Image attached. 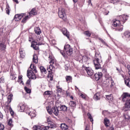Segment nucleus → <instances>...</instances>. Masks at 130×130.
<instances>
[{
    "label": "nucleus",
    "mask_w": 130,
    "mask_h": 130,
    "mask_svg": "<svg viewBox=\"0 0 130 130\" xmlns=\"http://www.w3.org/2000/svg\"><path fill=\"white\" fill-rule=\"evenodd\" d=\"M35 32L38 35H40V34H41V30H40V28L39 27H36L35 28Z\"/></svg>",
    "instance_id": "obj_33"
},
{
    "label": "nucleus",
    "mask_w": 130,
    "mask_h": 130,
    "mask_svg": "<svg viewBox=\"0 0 130 130\" xmlns=\"http://www.w3.org/2000/svg\"><path fill=\"white\" fill-rule=\"evenodd\" d=\"M124 82L125 85L130 88V78H128L127 79H124Z\"/></svg>",
    "instance_id": "obj_30"
},
{
    "label": "nucleus",
    "mask_w": 130,
    "mask_h": 130,
    "mask_svg": "<svg viewBox=\"0 0 130 130\" xmlns=\"http://www.w3.org/2000/svg\"><path fill=\"white\" fill-rule=\"evenodd\" d=\"M24 90L28 94L31 93V89H29L28 87L25 86Z\"/></svg>",
    "instance_id": "obj_44"
},
{
    "label": "nucleus",
    "mask_w": 130,
    "mask_h": 130,
    "mask_svg": "<svg viewBox=\"0 0 130 130\" xmlns=\"http://www.w3.org/2000/svg\"><path fill=\"white\" fill-rule=\"evenodd\" d=\"M49 60H50L49 63L50 64L49 67H47V71L48 72H52V70H53V68H54V66H53V64H54V63L55 61H56V60H55V58H54V57H53V55L51 54V53H49V56H48Z\"/></svg>",
    "instance_id": "obj_4"
},
{
    "label": "nucleus",
    "mask_w": 130,
    "mask_h": 130,
    "mask_svg": "<svg viewBox=\"0 0 130 130\" xmlns=\"http://www.w3.org/2000/svg\"><path fill=\"white\" fill-rule=\"evenodd\" d=\"M5 128V126L2 124H0V130H4Z\"/></svg>",
    "instance_id": "obj_56"
},
{
    "label": "nucleus",
    "mask_w": 130,
    "mask_h": 130,
    "mask_svg": "<svg viewBox=\"0 0 130 130\" xmlns=\"http://www.w3.org/2000/svg\"><path fill=\"white\" fill-rule=\"evenodd\" d=\"M93 98L94 100H96V101L98 100H100V92L96 93L94 94Z\"/></svg>",
    "instance_id": "obj_24"
},
{
    "label": "nucleus",
    "mask_w": 130,
    "mask_h": 130,
    "mask_svg": "<svg viewBox=\"0 0 130 130\" xmlns=\"http://www.w3.org/2000/svg\"><path fill=\"white\" fill-rule=\"evenodd\" d=\"M123 29V26L120 24L118 27L116 28V31H121Z\"/></svg>",
    "instance_id": "obj_34"
},
{
    "label": "nucleus",
    "mask_w": 130,
    "mask_h": 130,
    "mask_svg": "<svg viewBox=\"0 0 130 130\" xmlns=\"http://www.w3.org/2000/svg\"><path fill=\"white\" fill-rule=\"evenodd\" d=\"M65 79L67 83H71L73 81V77H72L71 76H66Z\"/></svg>",
    "instance_id": "obj_23"
},
{
    "label": "nucleus",
    "mask_w": 130,
    "mask_h": 130,
    "mask_svg": "<svg viewBox=\"0 0 130 130\" xmlns=\"http://www.w3.org/2000/svg\"><path fill=\"white\" fill-rule=\"evenodd\" d=\"M58 15L59 18L62 19L63 21H67V15H66V12H64V9H59Z\"/></svg>",
    "instance_id": "obj_7"
},
{
    "label": "nucleus",
    "mask_w": 130,
    "mask_h": 130,
    "mask_svg": "<svg viewBox=\"0 0 130 130\" xmlns=\"http://www.w3.org/2000/svg\"><path fill=\"white\" fill-rule=\"evenodd\" d=\"M46 108L47 112L50 114H52V113H53L54 115L57 116L58 113H59L58 107L53 106L51 109H49V107H47Z\"/></svg>",
    "instance_id": "obj_5"
},
{
    "label": "nucleus",
    "mask_w": 130,
    "mask_h": 130,
    "mask_svg": "<svg viewBox=\"0 0 130 130\" xmlns=\"http://www.w3.org/2000/svg\"><path fill=\"white\" fill-rule=\"evenodd\" d=\"M19 53L20 54V57H21V58H24L25 57V52H24V50H23V49H19Z\"/></svg>",
    "instance_id": "obj_31"
},
{
    "label": "nucleus",
    "mask_w": 130,
    "mask_h": 130,
    "mask_svg": "<svg viewBox=\"0 0 130 130\" xmlns=\"http://www.w3.org/2000/svg\"><path fill=\"white\" fill-rule=\"evenodd\" d=\"M128 74L130 77V66H127Z\"/></svg>",
    "instance_id": "obj_61"
},
{
    "label": "nucleus",
    "mask_w": 130,
    "mask_h": 130,
    "mask_svg": "<svg viewBox=\"0 0 130 130\" xmlns=\"http://www.w3.org/2000/svg\"><path fill=\"white\" fill-rule=\"evenodd\" d=\"M41 129V126L40 125H35L33 126V130H40Z\"/></svg>",
    "instance_id": "obj_39"
},
{
    "label": "nucleus",
    "mask_w": 130,
    "mask_h": 130,
    "mask_svg": "<svg viewBox=\"0 0 130 130\" xmlns=\"http://www.w3.org/2000/svg\"><path fill=\"white\" fill-rule=\"evenodd\" d=\"M31 70H28L27 71V76L28 78L31 80H36V75L35 73H37V69H36V66H34L33 64H31L30 66Z\"/></svg>",
    "instance_id": "obj_2"
},
{
    "label": "nucleus",
    "mask_w": 130,
    "mask_h": 130,
    "mask_svg": "<svg viewBox=\"0 0 130 130\" xmlns=\"http://www.w3.org/2000/svg\"><path fill=\"white\" fill-rule=\"evenodd\" d=\"M84 35H86V36H87V37H90L91 36V33H90L89 30L84 31Z\"/></svg>",
    "instance_id": "obj_41"
},
{
    "label": "nucleus",
    "mask_w": 130,
    "mask_h": 130,
    "mask_svg": "<svg viewBox=\"0 0 130 130\" xmlns=\"http://www.w3.org/2000/svg\"><path fill=\"white\" fill-rule=\"evenodd\" d=\"M23 16H24V14H16L14 17L13 20H15L16 22H18V21H20L22 18H23Z\"/></svg>",
    "instance_id": "obj_12"
},
{
    "label": "nucleus",
    "mask_w": 130,
    "mask_h": 130,
    "mask_svg": "<svg viewBox=\"0 0 130 130\" xmlns=\"http://www.w3.org/2000/svg\"><path fill=\"white\" fill-rule=\"evenodd\" d=\"M88 57L87 56H83L82 57V61H87Z\"/></svg>",
    "instance_id": "obj_50"
},
{
    "label": "nucleus",
    "mask_w": 130,
    "mask_h": 130,
    "mask_svg": "<svg viewBox=\"0 0 130 130\" xmlns=\"http://www.w3.org/2000/svg\"><path fill=\"white\" fill-rule=\"evenodd\" d=\"M80 96H81V98H83V99H86V95H85V94L81 93Z\"/></svg>",
    "instance_id": "obj_58"
},
{
    "label": "nucleus",
    "mask_w": 130,
    "mask_h": 130,
    "mask_svg": "<svg viewBox=\"0 0 130 130\" xmlns=\"http://www.w3.org/2000/svg\"><path fill=\"white\" fill-rule=\"evenodd\" d=\"M69 105L73 110L75 109V108H76V106H77L76 103L72 101L69 102Z\"/></svg>",
    "instance_id": "obj_21"
},
{
    "label": "nucleus",
    "mask_w": 130,
    "mask_h": 130,
    "mask_svg": "<svg viewBox=\"0 0 130 130\" xmlns=\"http://www.w3.org/2000/svg\"><path fill=\"white\" fill-rule=\"evenodd\" d=\"M5 83V78L3 77L0 78V83Z\"/></svg>",
    "instance_id": "obj_55"
},
{
    "label": "nucleus",
    "mask_w": 130,
    "mask_h": 130,
    "mask_svg": "<svg viewBox=\"0 0 130 130\" xmlns=\"http://www.w3.org/2000/svg\"><path fill=\"white\" fill-rule=\"evenodd\" d=\"M37 45H41V43H38L36 41H33L31 43V46H35Z\"/></svg>",
    "instance_id": "obj_36"
},
{
    "label": "nucleus",
    "mask_w": 130,
    "mask_h": 130,
    "mask_svg": "<svg viewBox=\"0 0 130 130\" xmlns=\"http://www.w3.org/2000/svg\"><path fill=\"white\" fill-rule=\"evenodd\" d=\"M124 107L125 108H130V99H128V100L126 101L125 106Z\"/></svg>",
    "instance_id": "obj_28"
},
{
    "label": "nucleus",
    "mask_w": 130,
    "mask_h": 130,
    "mask_svg": "<svg viewBox=\"0 0 130 130\" xmlns=\"http://www.w3.org/2000/svg\"><path fill=\"white\" fill-rule=\"evenodd\" d=\"M106 98L109 100V101H112V100H113V96H112V94L106 95Z\"/></svg>",
    "instance_id": "obj_35"
},
{
    "label": "nucleus",
    "mask_w": 130,
    "mask_h": 130,
    "mask_svg": "<svg viewBox=\"0 0 130 130\" xmlns=\"http://www.w3.org/2000/svg\"><path fill=\"white\" fill-rule=\"evenodd\" d=\"M31 47H33L35 50H39V47L37 46H31Z\"/></svg>",
    "instance_id": "obj_51"
},
{
    "label": "nucleus",
    "mask_w": 130,
    "mask_h": 130,
    "mask_svg": "<svg viewBox=\"0 0 130 130\" xmlns=\"http://www.w3.org/2000/svg\"><path fill=\"white\" fill-rule=\"evenodd\" d=\"M87 116L88 117L89 119H90V121H93V117H92V115H91V114H90V113H87Z\"/></svg>",
    "instance_id": "obj_45"
},
{
    "label": "nucleus",
    "mask_w": 130,
    "mask_h": 130,
    "mask_svg": "<svg viewBox=\"0 0 130 130\" xmlns=\"http://www.w3.org/2000/svg\"><path fill=\"white\" fill-rule=\"evenodd\" d=\"M109 123H110V120L107 117L105 118L104 119V124L106 127H109Z\"/></svg>",
    "instance_id": "obj_17"
},
{
    "label": "nucleus",
    "mask_w": 130,
    "mask_h": 130,
    "mask_svg": "<svg viewBox=\"0 0 130 130\" xmlns=\"http://www.w3.org/2000/svg\"><path fill=\"white\" fill-rule=\"evenodd\" d=\"M47 127L50 128H56V124L54 123L53 122H51L50 124H48V126Z\"/></svg>",
    "instance_id": "obj_22"
},
{
    "label": "nucleus",
    "mask_w": 130,
    "mask_h": 130,
    "mask_svg": "<svg viewBox=\"0 0 130 130\" xmlns=\"http://www.w3.org/2000/svg\"><path fill=\"white\" fill-rule=\"evenodd\" d=\"M59 51L64 58H68V56H70L73 54V48L69 44L65 45L64 50L62 51L59 49Z\"/></svg>",
    "instance_id": "obj_1"
},
{
    "label": "nucleus",
    "mask_w": 130,
    "mask_h": 130,
    "mask_svg": "<svg viewBox=\"0 0 130 130\" xmlns=\"http://www.w3.org/2000/svg\"><path fill=\"white\" fill-rule=\"evenodd\" d=\"M62 32L63 35L67 37L68 39H70V32L68 31V30H67V29H62Z\"/></svg>",
    "instance_id": "obj_15"
},
{
    "label": "nucleus",
    "mask_w": 130,
    "mask_h": 130,
    "mask_svg": "<svg viewBox=\"0 0 130 130\" xmlns=\"http://www.w3.org/2000/svg\"><path fill=\"white\" fill-rule=\"evenodd\" d=\"M119 48L122 51L124 52H126L127 53H129L130 52V48H127L126 46H124L122 44L120 45Z\"/></svg>",
    "instance_id": "obj_9"
},
{
    "label": "nucleus",
    "mask_w": 130,
    "mask_h": 130,
    "mask_svg": "<svg viewBox=\"0 0 130 130\" xmlns=\"http://www.w3.org/2000/svg\"><path fill=\"white\" fill-rule=\"evenodd\" d=\"M57 90L58 91V92H59L60 93V92H61V91H62V89H61V88H59L57 89Z\"/></svg>",
    "instance_id": "obj_64"
},
{
    "label": "nucleus",
    "mask_w": 130,
    "mask_h": 130,
    "mask_svg": "<svg viewBox=\"0 0 130 130\" xmlns=\"http://www.w3.org/2000/svg\"><path fill=\"white\" fill-rule=\"evenodd\" d=\"M32 15L33 16L37 15V12L36 11V8H32L30 12L29 13V16L31 17Z\"/></svg>",
    "instance_id": "obj_19"
},
{
    "label": "nucleus",
    "mask_w": 130,
    "mask_h": 130,
    "mask_svg": "<svg viewBox=\"0 0 130 130\" xmlns=\"http://www.w3.org/2000/svg\"><path fill=\"white\" fill-rule=\"evenodd\" d=\"M130 94H128L127 92L124 93L123 95H122V100L124 102H125L126 100H128V99H129ZM127 99V100H126Z\"/></svg>",
    "instance_id": "obj_11"
},
{
    "label": "nucleus",
    "mask_w": 130,
    "mask_h": 130,
    "mask_svg": "<svg viewBox=\"0 0 130 130\" xmlns=\"http://www.w3.org/2000/svg\"><path fill=\"white\" fill-rule=\"evenodd\" d=\"M60 127H61V129H62V130H67V129H69V126H68L65 123L61 124Z\"/></svg>",
    "instance_id": "obj_25"
},
{
    "label": "nucleus",
    "mask_w": 130,
    "mask_h": 130,
    "mask_svg": "<svg viewBox=\"0 0 130 130\" xmlns=\"http://www.w3.org/2000/svg\"><path fill=\"white\" fill-rule=\"evenodd\" d=\"M23 77L22 76H19L18 77V82H20V81H22V78Z\"/></svg>",
    "instance_id": "obj_62"
},
{
    "label": "nucleus",
    "mask_w": 130,
    "mask_h": 130,
    "mask_svg": "<svg viewBox=\"0 0 130 130\" xmlns=\"http://www.w3.org/2000/svg\"><path fill=\"white\" fill-rule=\"evenodd\" d=\"M108 79L111 81V84L110 86L111 87H113V86H114V81H113V79H112L111 78H109Z\"/></svg>",
    "instance_id": "obj_47"
},
{
    "label": "nucleus",
    "mask_w": 130,
    "mask_h": 130,
    "mask_svg": "<svg viewBox=\"0 0 130 130\" xmlns=\"http://www.w3.org/2000/svg\"><path fill=\"white\" fill-rule=\"evenodd\" d=\"M108 130H114V127H113V126H111Z\"/></svg>",
    "instance_id": "obj_63"
},
{
    "label": "nucleus",
    "mask_w": 130,
    "mask_h": 130,
    "mask_svg": "<svg viewBox=\"0 0 130 130\" xmlns=\"http://www.w3.org/2000/svg\"><path fill=\"white\" fill-rule=\"evenodd\" d=\"M121 22L119 20H116L115 19L113 21V24H112V26L113 27H118V26H119V25H121Z\"/></svg>",
    "instance_id": "obj_14"
},
{
    "label": "nucleus",
    "mask_w": 130,
    "mask_h": 130,
    "mask_svg": "<svg viewBox=\"0 0 130 130\" xmlns=\"http://www.w3.org/2000/svg\"><path fill=\"white\" fill-rule=\"evenodd\" d=\"M99 40H100V41H101L102 43L103 44H104V45H106V46H108V45L107 44V43H106V42H105V41L104 40H103V39H102V38H99Z\"/></svg>",
    "instance_id": "obj_42"
},
{
    "label": "nucleus",
    "mask_w": 130,
    "mask_h": 130,
    "mask_svg": "<svg viewBox=\"0 0 130 130\" xmlns=\"http://www.w3.org/2000/svg\"><path fill=\"white\" fill-rule=\"evenodd\" d=\"M30 78H29V79H28L26 82V84L27 85V86H30V83H31V80H30Z\"/></svg>",
    "instance_id": "obj_54"
},
{
    "label": "nucleus",
    "mask_w": 130,
    "mask_h": 130,
    "mask_svg": "<svg viewBox=\"0 0 130 130\" xmlns=\"http://www.w3.org/2000/svg\"><path fill=\"white\" fill-rule=\"evenodd\" d=\"M47 121L48 122V124L51 123V122H52V121H51V119H50V118H47Z\"/></svg>",
    "instance_id": "obj_53"
},
{
    "label": "nucleus",
    "mask_w": 130,
    "mask_h": 130,
    "mask_svg": "<svg viewBox=\"0 0 130 130\" xmlns=\"http://www.w3.org/2000/svg\"><path fill=\"white\" fill-rule=\"evenodd\" d=\"M120 22H121V24H124L125 21H127V19H128V16L125 15H120L119 16Z\"/></svg>",
    "instance_id": "obj_8"
},
{
    "label": "nucleus",
    "mask_w": 130,
    "mask_h": 130,
    "mask_svg": "<svg viewBox=\"0 0 130 130\" xmlns=\"http://www.w3.org/2000/svg\"><path fill=\"white\" fill-rule=\"evenodd\" d=\"M126 38V40L129 41L130 40V32L129 31L126 30L124 32V37Z\"/></svg>",
    "instance_id": "obj_16"
},
{
    "label": "nucleus",
    "mask_w": 130,
    "mask_h": 130,
    "mask_svg": "<svg viewBox=\"0 0 130 130\" xmlns=\"http://www.w3.org/2000/svg\"><path fill=\"white\" fill-rule=\"evenodd\" d=\"M4 117V115H3V114L2 112H0V120H3V118Z\"/></svg>",
    "instance_id": "obj_60"
},
{
    "label": "nucleus",
    "mask_w": 130,
    "mask_h": 130,
    "mask_svg": "<svg viewBox=\"0 0 130 130\" xmlns=\"http://www.w3.org/2000/svg\"><path fill=\"white\" fill-rule=\"evenodd\" d=\"M6 13L7 15H10V12H11V9H10V6H7L5 9Z\"/></svg>",
    "instance_id": "obj_37"
},
{
    "label": "nucleus",
    "mask_w": 130,
    "mask_h": 130,
    "mask_svg": "<svg viewBox=\"0 0 130 130\" xmlns=\"http://www.w3.org/2000/svg\"><path fill=\"white\" fill-rule=\"evenodd\" d=\"M124 117H125V119H127L128 120V119H130V117L128 116V115H125Z\"/></svg>",
    "instance_id": "obj_57"
},
{
    "label": "nucleus",
    "mask_w": 130,
    "mask_h": 130,
    "mask_svg": "<svg viewBox=\"0 0 130 130\" xmlns=\"http://www.w3.org/2000/svg\"><path fill=\"white\" fill-rule=\"evenodd\" d=\"M47 78H50V81H53V72L52 71H48Z\"/></svg>",
    "instance_id": "obj_20"
},
{
    "label": "nucleus",
    "mask_w": 130,
    "mask_h": 130,
    "mask_svg": "<svg viewBox=\"0 0 130 130\" xmlns=\"http://www.w3.org/2000/svg\"><path fill=\"white\" fill-rule=\"evenodd\" d=\"M103 115H104L105 116H106V115H109L110 114V113L108 112V111L105 110L102 112Z\"/></svg>",
    "instance_id": "obj_40"
},
{
    "label": "nucleus",
    "mask_w": 130,
    "mask_h": 130,
    "mask_svg": "<svg viewBox=\"0 0 130 130\" xmlns=\"http://www.w3.org/2000/svg\"><path fill=\"white\" fill-rule=\"evenodd\" d=\"M18 109L21 111V112H23L25 110V104L23 103H20L18 106Z\"/></svg>",
    "instance_id": "obj_13"
},
{
    "label": "nucleus",
    "mask_w": 130,
    "mask_h": 130,
    "mask_svg": "<svg viewBox=\"0 0 130 130\" xmlns=\"http://www.w3.org/2000/svg\"><path fill=\"white\" fill-rule=\"evenodd\" d=\"M16 78L17 77L16 76L15 74L12 73L11 75H10V79L11 80H16Z\"/></svg>",
    "instance_id": "obj_43"
},
{
    "label": "nucleus",
    "mask_w": 130,
    "mask_h": 130,
    "mask_svg": "<svg viewBox=\"0 0 130 130\" xmlns=\"http://www.w3.org/2000/svg\"><path fill=\"white\" fill-rule=\"evenodd\" d=\"M12 100H13V94H10L8 96V101L7 103L8 104H10L11 102H12Z\"/></svg>",
    "instance_id": "obj_27"
},
{
    "label": "nucleus",
    "mask_w": 130,
    "mask_h": 130,
    "mask_svg": "<svg viewBox=\"0 0 130 130\" xmlns=\"http://www.w3.org/2000/svg\"><path fill=\"white\" fill-rule=\"evenodd\" d=\"M64 68H65L66 71H68L69 70V64L65 65Z\"/></svg>",
    "instance_id": "obj_59"
},
{
    "label": "nucleus",
    "mask_w": 130,
    "mask_h": 130,
    "mask_svg": "<svg viewBox=\"0 0 130 130\" xmlns=\"http://www.w3.org/2000/svg\"><path fill=\"white\" fill-rule=\"evenodd\" d=\"M9 111L12 116H13V115H14V112L13 111V109H12V107H11V106H10V107H9Z\"/></svg>",
    "instance_id": "obj_49"
},
{
    "label": "nucleus",
    "mask_w": 130,
    "mask_h": 130,
    "mask_svg": "<svg viewBox=\"0 0 130 130\" xmlns=\"http://www.w3.org/2000/svg\"><path fill=\"white\" fill-rule=\"evenodd\" d=\"M118 2V0H110V2L114 5H116Z\"/></svg>",
    "instance_id": "obj_46"
},
{
    "label": "nucleus",
    "mask_w": 130,
    "mask_h": 130,
    "mask_svg": "<svg viewBox=\"0 0 130 130\" xmlns=\"http://www.w3.org/2000/svg\"><path fill=\"white\" fill-rule=\"evenodd\" d=\"M13 120L12 119H9L8 124L10 125V126H13Z\"/></svg>",
    "instance_id": "obj_48"
},
{
    "label": "nucleus",
    "mask_w": 130,
    "mask_h": 130,
    "mask_svg": "<svg viewBox=\"0 0 130 130\" xmlns=\"http://www.w3.org/2000/svg\"><path fill=\"white\" fill-rule=\"evenodd\" d=\"M82 69L84 73H86L89 77H92L94 75V71L90 67H86L85 66H82Z\"/></svg>",
    "instance_id": "obj_6"
},
{
    "label": "nucleus",
    "mask_w": 130,
    "mask_h": 130,
    "mask_svg": "<svg viewBox=\"0 0 130 130\" xmlns=\"http://www.w3.org/2000/svg\"><path fill=\"white\" fill-rule=\"evenodd\" d=\"M6 48L7 45H6L5 43H0V50H2V51H4V50H6Z\"/></svg>",
    "instance_id": "obj_18"
},
{
    "label": "nucleus",
    "mask_w": 130,
    "mask_h": 130,
    "mask_svg": "<svg viewBox=\"0 0 130 130\" xmlns=\"http://www.w3.org/2000/svg\"><path fill=\"white\" fill-rule=\"evenodd\" d=\"M30 19V17L29 16L27 15L25 17V18H23L22 20V23H26V21L28 19Z\"/></svg>",
    "instance_id": "obj_38"
},
{
    "label": "nucleus",
    "mask_w": 130,
    "mask_h": 130,
    "mask_svg": "<svg viewBox=\"0 0 130 130\" xmlns=\"http://www.w3.org/2000/svg\"><path fill=\"white\" fill-rule=\"evenodd\" d=\"M32 61L35 63H38V57H37V55H36V54H34Z\"/></svg>",
    "instance_id": "obj_26"
},
{
    "label": "nucleus",
    "mask_w": 130,
    "mask_h": 130,
    "mask_svg": "<svg viewBox=\"0 0 130 130\" xmlns=\"http://www.w3.org/2000/svg\"><path fill=\"white\" fill-rule=\"evenodd\" d=\"M60 111H67L68 110V107L66 105H62L60 107Z\"/></svg>",
    "instance_id": "obj_32"
},
{
    "label": "nucleus",
    "mask_w": 130,
    "mask_h": 130,
    "mask_svg": "<svg viewBox=\"0 0 130 130\" xmlns=\"http://www.w3.org/2000/svg\"><path fill=\"white\" fill-rule=\"evenodd\" d=\"M102 76H103V74L101 72L95 73L94 75L95 81H99L102 78Z\"/></svg>",
    "instance_id": "obj_10"
},
{
    "label": "nucleus",
    "mask_w": 130,
    "mask_h": 130,
    "mask_svg": "<svg viewBox=\"0 0 130 130\" xmlns=\"http://www.w3.org/2000/svg\"><path fill=\"white\" fill-rule=\"evenodd\" d=\"M45 95H48L49 96L51 95V93H50V91H46L44 92Z\"/></svg>",
    "instance_id": "obj_52"
},
{
    "label": "nucleus",
    "mask_w": 130,
    "mask_h": 130,
    "mask_svg": "<svg viewBox=\"0 0 130 130\" xmlns=\"http://www.w3.org/2000/svg\"><path fill=\"white\" fill-rule=\"evenodd\" d=\"M40 70L42 74H44L45 75L47 73V72L46 71V69H45V68L43 67V66H41L40 67Z\"/></svg>",
    "instance_id": "obj_29"
},
{
    "label": "nucleus",
    "mask_w": 130,
    "mask_h": 130,
    "mask_svg": "<svg viewBox=\"0 0 130 130\" xmlns=\"http://www.w3.org/2000/svg\"><path fill=\"white\" fill-rule=\"evenodd\" d=\"M101 58L102 57L100 54L95 52L94 59L93 60V63L95 70L101 69V63H102V59Z\"/></svg>",
    "instance_id": "obj_3"
}]
</instances>
